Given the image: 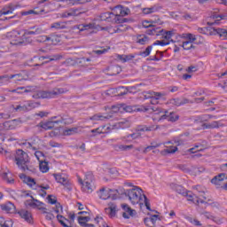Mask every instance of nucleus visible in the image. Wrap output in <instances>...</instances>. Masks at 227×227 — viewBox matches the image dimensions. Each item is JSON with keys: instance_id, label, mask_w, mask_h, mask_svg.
Here are the masks:
<instances>
[{"instance_id": "f3484780", "label": "nucleus", "mask_w": 227, "mask_h": 227, "mask_svg": "<svg viewBox=\"0 0 227 227\" xmlns=\"http://www.w3.org/2000/svg\"><path fill=\"white\" fill-rule=\"evenodd\" d=\"M13 36L16 38L12 40V45H22L24 43V39L20 38V31H12Z\"/></svg>"}, {"instance_id": "423d86ee", "label": "nucleus", "mask_w": 227, "mask_h": 227, "mask_svg": "<svg viewBox=\"0 0 227 227\" xmlns=\"http://www.w3.org/2000/svg\"><path fill=\"white\" fill-rule=\"evenodd\" d=\"M61 93H65L63 89H54L51 91L39 90L32 97L33 98H53L56 95H61Z\"/></svg>"}, {"instance_id": "5fc2aeb1", "label": "nucleus", "mask_w": 227, "mask_h": 227, "mask_svg": "<svg viewBox=\"0 0 227 227\" xmlns=\"http://www.w3.org/2000/svg\"><path fill=\"white\" fill-rule=\"evenodd\" d=\"M36 42H38V43H43V42H50V36H47V35L38 36L36 39Z\"/></svg>"}, {"instance_id": "6e6d98bb", "label": "nucleus", "mask_w": 227, "mask_h": 227, "mask_svg": "<svg viewBox=\"0 0 227 227\" xmlns=\"http://www.w3.org/2000/svg\"><path fill=\"white\" fill-rule=\"evenodd\" d=\"M109 194H112L109 198L112 200H118V190H108Z\"/></svg>"}, {"instance_id": "a19ab883", "label": "nucleus", "mask_w": 227, "mask_h": 227, "mask_svg": "<svg viewBox=\"0 0 227 227\" xmlns=\"http://www.w3.org/2000/svg\"><path fill=\"white\" fill-rule=\"evenodd\" d=\"M78 128H70L64 130L65 136H72L74 134H77Z\"/></svg>"}, {"instance_id": "c85d7f7f", "label": "nucleus", "mask_w": 227, "mask_h": 227, "mask_svg": "<svg viewBox=\"0 0 227 227\" xmlns=\"http://www.w3.org/2000/svg\"><path fill=\"white\" fill-rule=\"evenodd\" d=\"M112 194H109V190H106V188H101L99 190V198L100 200H109Z\"/></svg>"}, {"instance_id": "4468645a", "label": "nucleus", "mask_w": 227, "mask_h": 227, "mask_svg": "<svg viewBox=\"0 0 227 227\" xmlns=\"http://www.w3.org/2000/svg\"><path fill=\"white\" fill-rule=\"evenodd\" d=\"M110 118H113L112 114L103 115L102 114H96L90 117V120L93 121H106V120H110Z\"/></svg>"}, {"instance_id": "72a5a7b5", "label": "nucleus", "mask_w": 227, "mask_h": 227, "mask_svg": "<svg viewBox=\"0 0 227 227\" xmlns=\"http://www.w3.org/2000/svg\"><path fill=\"white\" fill-rule=\"evenodd\" d=\"M148 36L145 35H139L137 36V43H140V45H145V43H148Z\"/></svg>"}, {"instance_id": "774afa93", "label": "nucleus", "mask_w": 227, "mask_h": 227, "mask_svg": "<svg viewBox=\"0 0 227 227\" xmlns=\"http://www.w3.org/2000/svg\"><path fill=\"white\" fill-rule=\"evenodd\" d=\"M178 151V147L176 146H170L168 149H165L166 153H176Z\"/></svg>"}, {"instance_id": "c9c22d12", "label": "nucleus", "mask_w": 227, "mask_h": 227, "mask_svg": "<svg viewBox=\"0 0 227 227\" xmlns=\"http://www.w3.org/2000/svg\"><path fill=\"white\" fill-rule=\"evenodd\" d=\"M50 42H51V43L53 45H58V43H59V42H61V36L59 35H51Z\"/></svg>"}, {"instance_id": "ea45409f", "label": "nucleus", "mask_w": 227, "mask_h": 227, "mask_svg": "<svg viewBox=\"0 0 227 227\" xmlns=\"http://www.w3.org/2000/svg\"><path fill=\"white\" fill-rule=\"evenodd\" d=\"M182 47L184 51H191V49H194V45H192V42L191 41L184 42Z\"/></svg>"}, {"instance_id": "09e8293b", "label": "nucleus", "mask_w": 227, "mask_h": 227, "mask_svg": "<svg viewBox=\"0 0 227 227\" xmlns=\"http://www.w3.org/2000/svg\"><path fill=\"white\" fill-rule=\"evenodd\" d=\"M127 27L123 26V25H119L117 27H114V33H123L125 31H127Z\"/></svg>"}, {"instance_id": "4be33fe9", "label": "nucleus", "mask_w": 227, "mask_h": 227, "mask_svg": "<svg viewBox=\"0 0 227 227\" xmlns=\"http://www.w3.org/2000/svg\"><path fill=\"white\" fill-rule=\"evenodd\" d=\"M132 90H136V87H119L117 89V93L119 97H123L124 95H127L129 91H132Z\"/></svg>"}, {"instance_id": "6ab92c4d", "label": "nucleus", "mask_w": 227, "mask_h": 227, "mask_svg": "<svg viewBox=\"0 0 227 227\" xmlns=\"http://www.w3.org/2000/svg\"><path fill=\"white\" fill-rule=\"evenodd\" d=\"M211 35H218L220 38L227 40V30L224 28L212 29Z\"/></svg>"}, {"instance_id": "a18cd8bd", "label": "nucleus", "mask_w": 227, "mask_h": 227, "mask_svg": "<svg viewBox=\"0 0 227 227\" xmlns=\"http://www.w3.org/2000/svg\"><path fill=\"white\" fill-rule=\"evenodd\" d=\"M15 111L20 112V113H26V111H29V107L27 106L23 105V106H17L15 108Z\"/></svg>"}, {"instance_id": "a211bd4d", "label": "nucleus", "mask_w": 227, "mask_h": 227, "mask_svg": "<svg viewBox=\"0 0 227 227\" xmlns=\"http://www.w3.org/2000/svg\"><path fill=\"white\" fill-rule=\"evenodd\" d=\"M202 127L203 129H219L220 127H224V124L220 123L217 121H214L210 123H203Z\"/></svg>"}, {"instance_id": "cd10ccee", "label": "nucleus", "mask_w": 227, "mask_h": 227, "mask_svg": "<svg viewBox=\"0 0 227 227\" xmlns=\"http://www.w3.org/2000/svg\"><path fill=\"white\" fill-rule=\"evenodd\" d=\"M212 29H217L215 27H199L198 31L199 33H201L202 35H210L211 36H214L218 34H212Z\"/></svg>"}, {"instance_id": "ddd939ff", "label": "nucleus", "mask_w": 227, "mask_h": 227, "mask_svg": "<svg viewBox=\"0 0 227 227\" xmlns=\"http://www.w3.org/2000/svg\"><path fill=\"white\" fill-rule=\"evenodd\" d=\"M19 215L21 219H24L27 221V223H33V216L31 215V213L26 209H21L18 212Z\"/></svg>"}, {"instance_id": "bf43d9fd", "label": "nucleus", "mask_w": 227, "mask_h": 227, "mask_svg": "<svg viewBox=\"0 0 227 227\" xmlns=\"http://www.w3.org/2000/svg\"><path fill=\"white\" fill-rule=\"evenodd\" d=\"M92 134H109V131L104 130L103 129L97 128L91 130Z\"/></svg>"}, {"instance_id": "bb28decb", "label": "nucleus", "mask_w": 227, "mask_h": 227, "mask_svg": "<svg viewBox=\"0 0 227 227\" xmlns=\"http://www.w3.org/2000/svg\"><path fill=\"white\" fill-rule=\"evenodd\" d=\"M160 10V7L154 5L151 8H144L142 9L144 15H150V13H155V12H159Z\"/></svg>"}, {"instance_id": "338daca9", "label": "nucleus", "mask_w": 227, "mask_h": 227, "mask_svg": "<svg viewBox=\"0 0 227 227\" xmlns=\"http://www.w3.org/2000/svg\"><path fill=\"white\" fill-rule=\"evenodd\" d=\"M153 45H160L161 47H164L165 45H169V42H167L164 40H161V41L157 40L155 43H153Z\"/></svg>"}, {"instance_id": "5701e85b", "label": "nucleus", "mask_w": 227, "mask_h": 227, "mask_svg": "<svg viewBox=\"0 0 227 227\" xmlns=\"http://www.w3.org/2000/svg\"><path fill=\"white\" fill-rule=\"evenodd\" d=\"M59 123H63L64 125H72L74 123V117H70L68 114H62L61 121Z\"/></svg>"}, {"instance_id": "f257e3e1", "label": "nucleus", "mask_w": 227, "mask_h": 227, "mask_svg": "<svg viewBox=\"0 0 227 227\" xmlns=\"http://www.w3.org/2000/svg\"><path fill=\"white\" fill-rule=\"evenodd\" d=\"M16 164L22 171H30V173H36V168L29 166V156L22 149L16 151L15 155Z\"/></svg>"}, {"instance_id": "c756f323", "label": "nucleus", "mask_w": 227, "mask_h": 227, "mask_svg": "<svg viewBox=\"0 0 227 227\" xmlns=\"http://www.w3.org/2000/svg\"><path fill=\"white\" fill-rule=\"evenodd\" d=\"M157 129H159V126H150V127H146V126H138L137 128V131L138 132H152V130H157Z\"/></svg>"}, {"instance_id": "2f4dec72", "label": "nucleus", "mask_w": 227, "mask_h": 227, "mask_svg": "<svg viewBox=\"0 0 227 227\" xmlns=\"http://www.w3.org/2000/svg\"><path fill=\"white\" fill-rule=\"evenodd\" d=\"M20 178H24V182H27V185H36L35 178H32L31 176H27L25 174H21L20 176Z\"/></svg>"}, {"instance_id": "dca6fc26", "label": "nucleus", "mask_w": 227, "mask_h": 227, "mask_svg": "<svg viewBox=\"0 0 227 227\" xmlns=\"http://www.w3.org/2000/svg\"><path fill=\"white\" fill-rule=\"evenodd\" d=\"M129 129L130 127V121L127 119H123L122 121L113 125V129Z\"/></svg>"}, {"instance_id": "13d9d810", "label": "nucleus", "mask_w": 227, "mask_h": 227, "mask_svg": "<svg viewBox=\"0 0 227 227\" xmlns=\"http://www.w3.org/2000/svg\"><path fill=\"white\" fill-rule=\"evenodd\" d=\"M160 146V144H155V145H149L145 148L144 153H148L151 150H155V148H159Z\"/></svg>"}, {"instance_id": "6e6552de", "label": "nucleus", "mask_w": 227, "mask_h": 227, "mask_svg": "<svg viewBox=\"0 0 227 227\" xmlns=\"http://www.w3.org/2000/svg\"><path fill=\"white\" fill-rule=\"evenodd\" d=\"M63 59V55L61 54H56L51 56H42L39 59H49L48 61L43 62L41 65L35 64V67H43V65L47 63H51V61H59V59Z\"/></svg>"}, {"instance_id": "49530a36", "label": "nucleus", "mask_w": 227, "mask_h": 227, "mask_svg": "<svg viewBox=\"0 0 227 227\" xmlns=\"http://www.w3.org/2000/svg\"><path fill=\"white\" fill-rule=\"evenodd\" d=\"M153 46H148L145 51H140L139 56H144V58H146L147 56H150V52H152Z\"/></svg>"}, {"instance_id": "052dcab7", "label": "nucleus", "mask_w": 227, "mask_h": 227, "mask_svg": "<svg viewBox=\"0 0 227 227\" xmlns=\"http://www.w3.org/2000/svg\"><path fill=\"white\" fill-rule=\"evenodd\" d=\"M143 97L145 100H148V98H153V91H145L143 92Z\"/></svg>"}, {"instance_id": "e2e57ef3", "label": "nucleus", "mask_w": 227, "mask_h": 227, "mask_svg": "<svg viewBox=\"0 0 227 227\" xmlns=\"http://www.w3.org/2000/svg\"><path fill=\"white\" fill-rule=\"evenodd\" d=\"M129 137H132L133 139H137L138 137H141V133L137 132V133L127 135L126 137H124V139H129Z\"/></svg>"}, {"instance_id": "473e14b6", "label": "nucleus", "mask_w": 227, "mask_h": 227, "mask_svg": "<svg viewBox=\"0 0 227 227\" xmlns=\"http://www.w3.org/2000/svg\"><path fill=\"white\" fill-rule=\"evenodd\" d=\"M174 143L177 146H181V145H185V143H187V138H184V135H180L178 137L174 138Z\"/></svg>"}, {"instance_id": "1a4fd4ad", "label": "nucleus", "mask_w": 227, "mask_h": 227, "mask_svg": "<svg viewBox=\"0 0 227 227\" xmlns=\"http://www.w3.org/2000/svg\"><path fill=\"white\" fill-rule=\"evenodd\" d=\"M121 207L122 210H124V212L122 213V217H124V219H130V216L134 217V214H136V210L129 207L128 204H121Z\"/></svg>"}, {"instance_id": "de8ad7c7", "label": "nucleus", "mask_w": 227, "mask_h": 227, "mask_svg": "<svg viewBox=\"0 0 227 227\" xmlns=\"http://www.w3.org/2000/svg\"><path fill=\"white\" fill-rule=\"evenodd\" d=\"M153 24H157V21H153V20H151V21H144L142 23V26L143 27H145V29H150V27H153Z\"/></svg>"}, {"instance_id": "f704fd0d", "label": "nucleus", "mask_w": 227, "mask_h": 227, "mask_svg": "<svg viewBox=\"0 0 227 227\" xmlns=\"http://www.w3.org/2000/svg\"><path fill=\"white\" fill-rule=\"evenodd\" d=\"M173 189H174V191H176V192H177L178 194H182V196H184V194H187L186 189L184 188L182 185L174 184V185H173Z\"/></svg>"}, {"instance_id": "0eeeda50", "label": "nucleus", "mask_w": 227, "mask_h": 227, "mask_svg": "<svg viewBox=\"0 0 227 227\" xmlns=\"http://www.w3.org/2000/svg\"><path fill=\"white\" fill-rule=\"evenodd\" d=\"M80 184L83 185V190L86 191V192H92L93 191V174L88 173L86 174V178L84 179V183L82 182V179L79 180Z\"/></svg>"}, {"instance_id": "e433bc0d", "label": "nucleus", "mask_w": 227, "mask_h": 227, "mask_svg": "<svg viewBox=\"0 0 227 227\" xmlns=\"http://www.w3.org/2000/svg\"><path fill=\"white\" fill-rule=\"evenodd\" d=\"M39 169L42 173H47V171H49V164L47 161H40Z\"/></svg>"}, {"instance_id": "20e7f679", "label": "nucleus", "mask_w": 227, "mask_h": 227, "mask_svg": "<svg viewBox=\"0 0 227 227\" xmlns=\"http://www.w3.org/2000/svg\"><path fill=\"white\" fill-rule=\"evenodd\" d=\"M146 35H152L156 36H163L165 40H171V37L175 35L174 31H166L160 27H157V23H153V27L146 30Z\"/></svg>"}, {"instance_id": "7ed1b4c3", "label": "nucleus", "mask_w": 227, "mask_h": 227, "mask_svg": "<svg viewBox=\"0 0 227 227\" xmlns=\"http://www.w3.org/2000/svg\"><path fill=\"white\" fill-rule=\"evenodd\" d=\"M151 113H156V114H162L159 119L160 121L168 120V121H171L172 123H175V121H178V120H180V115H178L176 113L169 112L160 107L152 106Z\"/></svg>"}, {"instance_id": "79ce46f5", "label": "nucleus", "mask_w": 227, "mask_h": 227, "mask_svg": "<svg viewBox=\"0 0 227 227\" xmlns=\"http://www.w3.org/2000/svg\"><path fill=\"white\" fill-rule=\"evenodd\" d=\"M10 79H14L15 82H19V81H24V75L22 74H11Z\"/></svg>"}, {"instance_id": "0e129e2a", "label": "nucleus", "mask_w": 227, "mask_h": 227, "mask_svg": "<svg viewBox=\"0 0 227 227\" xmlns=\"http://www.w3.org/2000/svg\"><path fill=\"white\" fill-rule=\"evenodd\" d=\"M10 75L4 74V75H0V83L3 84L4 82H10Z\"/></svg>"}, {"instance_id": "7c9ffc66", "label": "nucleus", "mask_w": 227, "mask_h": 227, "mask_svg": "<svg viewBox=\"0 0 227 227\" xmlns=\"http://www.w3.org/2000/svg\"><path fill=\"white\" fill-rule=\"evenodd\" d=\"M4 130H13L15 129V121H7L3 123Z\"/></svg>"}, {"instance_id": "f03ea898", "label": "nucleus", "mask_w": 227, "mask_h": 227, "mask_svg": "<svg viewBox=\"0 0 227 227\" xmlns=\"http://www.w3.org/2000/svg\"><path fill=\"white\" fill-rule=\"evenodd\" d=\"M113 111L111 112V114L113 113H118V111H125L126 113H148V111H152V106H127L125 104H120L117 106H112Z\"/></svg>"}, {"instance_id": "4d7b16f0", "label": "nucleus", "mask_w": 227, "mask_h": 227, "mask_svg": "<svg viewBox=\"0 0 227 227\" xmlns=\"http://www.w3.org/2000/svg\"><path fill=\"white\" fill-rule=\"evenodd\" d=\"M187 221L194 224V226H201V223L198 219H194L192 217H187Z\"/></svg>"}, {"instance_id": "3c124183", "label": "nucleus", "mask_w": 227, "mask_h": 227, "mask_svg": "<svg viewBox=\"0 0 227 227\" xmlns=\"http://www.w3.org/2000/svg\"><path fill=\"white\" fill-rule=\"evenodd\" d=\"M113 12L116 17L121 16V5H116L114 7Z\"/></svg>"}, {"instance_id": "393cba45", "label": "nucleus", "mask_w": 227, "mask_h": 227, "mask_svg": "<svg viewBox=\"0 0 227 227\" xmlns=\"http://www.w3.org/2000/svg\"><path fill=\"white\" fill-rule=\"evenodd\" d=\"M53 176H54L56 182H58L59 184H61L62 185H67V184H68V179L67 177L63 176V175L53 174Z\"/></svg>"}, {"instance_id": "37998d69", "label": "nucleus", "mask_w": 227, "mask_h": 227, "mask_svg": "<svg viewBox=\"0 0 227 227\" xmlns=\"http://www.w3.org/2000/svg\"><path fill=\"white\" fill-rule=\"evenodd\" d=\"M117 148L121 151V152H127L129 150H132V148H134L133 145H120L117 146Z\"/></svg>"}, {"instance_id": "a878e982", "label": "nucleus", "mask_w": 227, "mask_h": 227, "mask_svg": "<svg viewBox=\"0 0 227 227\" xmlns=\"http://www.w3.org/2000/svg\"><path fill=\"white\" fill-rule=\"evenodd\" d=\"M170 104H173L174 106H184V104H189V99H187V98H183V99L173 98L170 100Z\"/></svg>"}, {"instance_id": "680f3d73", "label": "nucleus", "mask_w": 227, "mask_h": 227, "mask_svg": "<svg viewBox=\"0 0 227 227\" xmlns=\"http://www.w3.org/2000/svg\"><path fill=\"white\" fill-rule=\"evenodd\" d=\"M89 221H91V217H90V216H79L78 217L79 224H81V223H89Z\"/></svg>"}, {"instance_id": "69168bd1", "label": "nucleus", "mask_w": 227, "mask_h": 227, "mask_svg": "<svg viewBox=\"0 0 227 227\" xmlns=\"http://www.w3.org/2000/svg\"><path fill=\"white\" fill-rule=\"evenodd\" d=\"M184 196H185L187 198L188 201H194V196H196V195L193 194L192 192L186 191V194H184Z\"/></svg>"}, {"instance_id": "f8f14e48", "label": "nucleus", "mask_w": 227, "mask_h": 227, "mask_svg": "<svg viewBox=\"0 0 227 227\" xmlns=\"http://www.w3.org/2000/svg\"><path fill=\"white\" fill-rule=\"evenodd\" d=\"M157 219H159V215H153L150 217H146L144 219V223L147 227H155V223H157Z\"/></svg>"}, {"instance_id": "9b49d317", "label": "nucleus", "mask_w": 227, "mask_h": 227, "mask_svg": "<svg viewBox=\"0 0 227 227\" xmlns=\"http://www.w3.org/2000/svg\"><path fill=\"white\" fill-rule=\"evenodd\" d=\"M16 8H17V5L13 4H10L8 5H5L0 11V17H3V15H10V13H13V12H15Z\"/></svg>"}, {"instance_id": "b1692460", "label": "nucleus", "mask_w": 227, "mask_h": 227, "mask_svg": "<svg viewBox=\"0 0 227 227\" xmlns=\"http://www.w3.org/2000/svg\"><path fill=\"white\" fill-rule=\"evenodd\" d=\"M202 215L205 216L206 219H210L211 221H214V223H216V224H221V219L214 216L213 214L208 211L203 212Z\"/></svg>"}, {"instance_id": "aec40b11", "label": "nucleus", "mask_w": 227, "mask_h": 227, "mask_svg": "<svg viewBox=\"0 0 227 227\" xmlns=\"http://www.w3.org/2000/svg\"><path fill=\"white\" fill-rule=\"evenodd\" d=\"M105 210L106 212H109L110 217H114V215H116V212H118L116 204L114 203H109L108 207H106Z\"/></svg>"}, {"instance_id": "8fccbe9b", "label": "nucleus", "mask_w": 227, "mask_h": 227, "mask_svg": "<svg viewBox=\"0 0 227 227\" xmlns=\"http://www.w3.org/2000/svg\"><path fill=\"white\" fill-rule=\"evenodd\" d=\"M2 178L4 180H6L7 181V184H13L15 182V179L14 178H12L8 176V173L4 172L3 175H2Z\"/></svg>"}, {"instance_id": "c03bdc74", "label": "nucleus", "mask_w": 227, "mask_h": 227, "mask_svg": "<svg viewBox=\"0 0 227 227\" xmlns=\"http://www.w3.org/2000/svg\"><path fill=\"white\" fill-rule=\"evenodd\" d=\"M110 70H111L112 75H118V74L121 72V67H120V66H113L110 68Z\"/></svg>"}, {"instance_id": "39448f33", "label": "nucleus", "mask_w": 227, "mask_h": 227, "mask_svg": "<svg viewBox=\"0 0 227 227\" xmlns=\"http://www.w3.org/2000/svg\"><path fill=\"white\" fill-rule=\"evenodd\" d=\"M141 192H143V190L137 186H135L133 189L124 190L122 194L129 198L132 205H137L139 204V201H141V198L143 196Z\"/></svg>"}, {"instance_id": "9d476101", "label": "nucleus", "mask_w": 227, "mask_h": 227, "mask_svg": "<svg viewBox=\"0 0 227 227\" xmlns=\"http://www.w3.org/2000/svg\"><path fill=\"white\" fill-rule=\"evenodd\" d=\"M0 208L7 214H15V212H17L15 204L12 202H6L5 204L0 205Z\"/></svg>"}, {"instance_id": "864d4df0", "label": "nucleus", "mask_w": 227, "mask_h": 227, "mask_svg": "<svg viewBox=\"0 0 227 227\" xmlns=\"http://www.w3.org/2000/svg\"><path fill=\"white\" fill-rule=\"evenodd\" d=\"M129 13H130V9L121 5V17H126V15H129Z\"/></svg>"}, {"instance_id": "603ef678", "label": "nucleus", "mask_w": 227, "mask_h": 227, "mask_svg": "<svg viewBox=\"0 0 227 227\" xmlns=\"http://www.w3.org/2000/svg\"><path fill=\"white\" fill-rule=\"evenodd\" d=\"M38 106H40V103L35 101H30L27 106V107H28V111H31V109H35Z\"/></svg>"}, {"instance_id": "4c0bfd02", "label": "nucleus", "mask_w": 227, "mask_h": 227, "mask_svg": "<svg viewBox=\"0 0 227 227\" xmlns=\"http://www.w3.org/2000/svg\"><path fill=\"white\" fill-rule=\"evenodd\" d=\"M77 29H79V31H86L88 29H93V24L90 23V24L78 25Z\"/></svg>"}, {"instance_id": "2eb2a0df", "label": "nucleus", "mask_w": 227, "mask_h": 227, "mask_svg": "<svg viewBox=\"0 0 227 227\" xmlns=\"http://www.w3.org/2000/svg\"><path fill=\"white\" fill-rule=\"evenodd\" d=\"M61 121H50L41 124V128L44 130H52L56 125H58Z\"/></svg>"}, {"instance_id": "58836bf2", "label": "nucleus", "mask_w": 227, "mask_h": 227, "mask_svg": "<svg viewBox=\"0 0 227 227\" xmlns=\"http://www.w3.org/2000/svg\"><path fill=\"white\" fill-rule=\"evenodd\" d=\"M66 27L67 26H65L63 22H55V23H52L51 26V29H65Z\"/></svg>"}, {"instance_id": "412c9836", "label": "nucleus", "mask_w": 227, "mask_h": 227, "mask_svg": "<svg viewBox=\"0 0 227 227\" xmlns=\"http://www.w3.org/2000/svg\"><path fill=\"white\" fill-rule=\"evenodd\" d=\"M226 178V173H221L217 176H215L212 180L211 184H214L215 185H220L221 182H223Z\"/></svg>"}]
</instances>
